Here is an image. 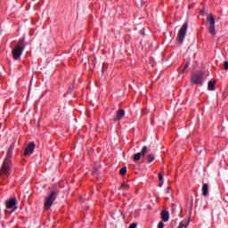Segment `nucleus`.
I'll use <instances>...</instances> for the list:
<instances>
[{
    "label": "nucleus",
    "instance_id": "nucleus-1",
    "mask_svg": "<svg viewBox=\"0 0 228 228\" xmlns=\"http://www.w3.org/2000/svg\"><path fill=\"white\" fill-rule=\"evenodd\" d=\"M15 149V144L12 143L7 151V155L2 167L0 169V176L4 179L10 175L11 167H12V156H13V150Z\"/></svg>",
    "mask_w": 228,
    "mask_h": 228
},
{
    "label": "nucleus",
    "instance_id": "nucleus-2",
    "mask_svg": "<svg viewBox=\"0 0 228 228\" xmlns=\"http://www.w3.org/2000/svg\"><path fill=\"white\" fill-rule=\"evenodd\" d=\"M25 47L26 45H24V38L20 39L18 41V45L12 51L13 60H20V56H22Z\"/></svg>",
    "mask_w": 228,
    "mask_h": 228
},
{
    "label": "nucleus",
    "instance_id": "nucleus-3",
    "mask_svg": "<svg viewBox=\"0 0 228 228\" xmlns=\"http://www.w3.org/2000/svg\"><path fill=\"white\" fill-rule=\"evenodd\" d=\"M191 83L192 85L202 86V84L204 83V72L195 71L192 73L191 77Z\"/></svg>",
    "mask_w": 228,
    "mask_h": 228
},
{
    "label": "nucleus",
    "instance_id": "nucleus-4",
    "mask_svg": "<svg viewBox=\"0 0 228 228\" xmlns=\"http://www.w3.org/2000/svg\"><path fill=\"white\" fill-rule=\"evenodd\" d=\"M56 197H58V193L56 191H52L45 199V209L48 211L51 209L53 204L56 200Z\"/></svg>",
    "mask_w": 228,
    "mask_h": 228
},
{
    "label": "nucleus",
    "instance_id": "nucleus-5",
    "mask_svg": "<svg viewBox=\"0 0 228 228\" xmlns=\"http://www.w3.org/2000/svg\"><path fill=\"white\" fill-rule=\"evenodd\" d=\"M188 31V21H185L181 28L178 31V35L176 37L177 42L179 44H183L184 42V38L186 37V32Z\"/></svg>",
    "mask_w": 228,
    "mask_h": 228
},
{
    "label": "nucleus",
    "instance_id": "nucleus-6",
    "mask_svg": "<svg viewBox=\"0 0 228 228\" xmlns=\"http://www.w3.org/2000/svg\"><path fill=\"white\" fill-rule=\"evenodd\" d=\"M17 204H19L17 198H11L5 201V208L7 209H12L11 213H14V211H17L18 209Z\"/></svg>",
    "mask_w": 228,
    "mask_h": 228
},
{
    "label": "nucleus",
    "instance_id": "nucleus-7",
    "mask_svg": "<svg viewBox=\"0 0 228 228\" xmlns=\"http://www.w3.org/2000/svg\"><path fill=\"white\" fill-rule=\"evenodd\" d=\"M147 154V146L142 147L141 152L135 153L134 155V161H140L142 158L145 159V155Z\"/></svg>",
    "mask_w": 228,
    "mask_h": 228
},
{
    "label": "nucleus",
    "instance_id": "nucleus-8",
    "mask_svg": "<svg viewBox=\"0 0 228 228\" xmlns=\"http://www.w3.org/2000/svg\"><path fill=\"white\" fill-rule=\"evenodd\" d=\"M37 147V145L35 144V142H30L28 147L25 149V151H24V156H30V154L32 152H34L35 151V148Z\"/></svg>",
    "mask_w": 228,
    "mask_h": 228
},
{
    "label": "nucleus",
    "instance_id": "nucleus-9",
    "mask_svg": "<svg viewBox=\"0 0 228 228\" xmlns=\"http://www.w3.org/2000/svg\"><path fill=\"white\" fill-rule=\"evenodd\" d=\"M125 116H126V110H124V109H121L117 111L116 117L114 118L113 121L118 122L119 120H122V118H124Z\"/></svg>",
    "mask_w": 228,
    "mask_h": 228
},
{
    "label": "nucleus",
    "instance_id": "nucleus-10",
    "mask_svg": "<svg viewBox=\"0 0 228 228\" xmlns=\"http://www.w3.org/2000/svg\"><path fill=\"white\" fill-rule=\"evenodd\" d=\"M161 218L164 222H168L170 220V214L167 210H162L161 213Z\"/></svg>",
    "mask_w": 228,
    "mask_h": 228
},
{
    "label": "nucleus",
    "instance_id": "nucleus-11",
    "mask_svg": "<svg viewBox=\"0 0 228 228\" xmlns=\"http://www.w3.org/2000/svg\"><path fill=\"white\" fill-rule=\"evenodd\" d=\"M207 21L209 22L210 26H215V17L213 14H208Z\"/></svg>",
    "mask_w": 228,
    "mask_h": 228
},
{
    "label": "nucleus",
    "instance_id": "nucleus-12",
    "mask_svg": "<svg viewBox=\"0 0 228 228\" xmlns=\"http://www.w3.org/2000/svg\"><path fill=\"white\" fill-rule=\"evenodd\" d=\"M202 192L204 197H208V193H209V186L208 185V183L203 184Z\"/></svg>",
    "mask_w": 228,
    "mask_h": 228
},
{
    "label": "nucleus",
    "instance_id": "nucleus-13",
    "mask_svg": "<svg viewBox=\"0 0 228 228\" xmlns=\"http://www.w3.org/2000/svg\"><path fill=\"white\" fill-rule=\"evenodd\" d=\"M190 222L188 220L182 221L178 226V228H187Z\"/></svg>",
    "mask_w": 228,
    "mask_h": 228
},
{
    "label": "nucleus",
    "instance_id": "nucleus-14",
    "mask_svg": "<svg viewBox=\"0 0 228 228\" xmlns=\"http://www.w3.org/2000/svg\"><path fill=\"white\" fill-rule=\"evenodd\" d=\"M155 158L156 157L154 156V154H152V153L149 154L147 156L148 163H152V161H154Z\"/></svg>",
    "mask_w": 228,
    "mask_h": 228
},
{
    "label": "nucleus",
    "instance_id": "nucleus-15",
    "mask_svg": "<svg viewBox=\"0 0 228 228\" xmlns=\"http://www.w3.org/2000/svg\"><path fill=\"white\" fill-rule=\"evenodd\" d=\"M215 84H216L215 80L214 81H209L208 82V90H210V91L215 90Z\"/></svg>",
    "mask_w": 228,
    "mask_h": 228
},
{
    "label": "nucleus",
    "instance_id": "nucleus-16",
    "mask_svg": "<svg viewBox=\"0 0 228 228\" xmlns=\"http://www.w3.org/2000/svg\"><path fill=\"white\" fill-rule=\"evenodd\" d=\"M209 33H210V35H214V36L216 35V32L215 30V25H210Z\"/></svg>",
    "mask_w": 228,
    "mask_h": 228
},
{
    "label": "nucleus",
    "instance_id": "nucleus-17",
    "mask_svg": "<svg viewBox=\"0 0 228 228\" xmlns=\"http://www.w3.org/2000/svg\"><path fill=\"white\" fill-rule=\"evenodd\" d=\"M189 67H190V62H187L183 67V69L180 71V74H184V72H186Z\"/></svg>",
    "mask_w": 228,
    "mask_h": 228
},
{
    "label": "nucleus",
    "instance_id": "nucleus-18",
    "mask_svg": "<svg viewBox=\"0 0 228 228\" xmlns=\"http://www.w3.org/2000/svg\"><path fill=\"white\" fill-rule=\"evenodd\" d=\"M119 190H129V184L126 183H122Z\"/></svg>",
    "mask_w": 228,
    "mask_h": 228
},
{
    "label": "nucleus",
    "instance_id": "nucleus-19",
    "mask_svg": "<svg viewBox=\"0 0 228 228\" xmlns=\"http://www.w3.org/2000/svg\"><path fill=\"white\" fill-rule=\"evenodd\" d=\"M126 172H127V167H124L120 169L119 174L120 175H126Z\"/></svg>",
    "mask_w": 228,
    "mask_h": 228
},
{
    "label": "nucleus",
    "instance_id": "nucleus-20",
    "mask_svg": "<svg viewBox=\"0 0 228 228\" xmlns=\"http://www.w3.org/2000/svg\"><path fill=\"white\" fill-rule=\"evenodd\" d=\"M98 174H99V167H94L93 168V175H98Z\"/></svg>",
    "mask_w": 228,
    "mask_h": 228
},
{
    "label": "nucleus",
    "instance_id": "nucleus-21",
    "mask_svg": "<svg viewBox=\"0 0 228 228\" xmlns=\"http://www.w3.org/2000/svg\"><path fill=\"white\" fill-rule=\"evenodd\" d=\"M224 70H228V61H225L224 62Z\"/></svg>",
    "mask_w": 228,
    "mask_h": 228
},
{
    "label": "nucleus",
    "instance_id": "nucleus-22",
    "mask_svg": "<svg viewBox=\"0 0 228 228\" xmlns=\"http://www.w3.org/2000/svg\"><path fill=\"white\" fill-rule=\"evenodd\" d=\"M165 227V224H163V221H160L158 224V228H163Z\"/></svg>",
    "mask_w": 228,
    "mask_h": 228
},
{
    "label": "nucleus",
    "instance_id": "nucleus-23",
    "mask_svg": "<svg viewBox=\"0 0 228 228\" xmlns=\"http://www.w3.org/2000/svg\"><path fill=\"white\" fill-rule=\"evenodd\" d=\"M171 213H175V204H173L171 207Z\"/></svg>",
    "mask_w": 228,
    "mask_h": 228
},
{
    "label": "nucleus",
    "instance_id": "nucleus-24",
    "mask_svg": "<svg viewBox=\"0 0 228 228\" xmlns=\"http://www.w3.org/2000/svg\"><path fill=\"white\" fill-rule=\"evenodd\" d=\"M129 228H136V223H133L129 225Z\"/></svg>",
    "mask_w": 228,
    "mask_h": 228
},
{
    "label": "nucleus",
    "instance_id": "nucleus-25",
    "mask_svg": "<svg viewBox=\"0 0 228 228\" xmlns=\"http://www.w3.org/2000/svg\"><path fill=\"white\" fill-rule=\"evenodd\" d=\"M159 180L163 181V175L161 173L159 174Z\"/></svg>",
    "mask_w": 228,
    "mask_h": 228
},
{
    "label": "nucleus",
    "instance_id": "nucleus-26",
    "mask_svg": "<svg viewBox=\"0 0 228 228\" xmlns=\"http://www.w3.org/2000/svg\"><path fill=\"white\" fill-rule=\"evenodd\" d=\"M168 190H170V187H167V189L166 190V193H168Z\"/></svg>",
    "mask_w": 228,
    "mask_h": 228
},
{
    "label": "nucleus",
    "instance_id": "nucleus-27",
    "mask_svg": "<svg viewBox=\"0 0 228 228\" xmlns=\"http://www.w3.org/2000/svg\"><path fill=\"white\" fill-rule=\"evenodd\" d=\"M201 15H204V12L203 11L201 12Z\"/></svg>",
    "mask_w": 228,
    "mask_h": 228
},
{
    "label": "nucleus",
    "instance_id": "nucleus-28",
    "mask_svg": "<svg viewBox=\"0 0 228 228\" xmlns=\"http://www.w3.org/2000/svg\"><path fill=\"white\" fill-rule=\"evenodd\" d=\"M97 167H101V164H97Z\"/></svg>",
    "mask_w": 228,
    "mask_h": 228
},
{
    "label": "nucleus",
    "instance_id": "nucleus-29",
    "mask_svg": "<svg viewBox=\"0 0 228 228\" xmlns=\"http://www.w3.org/2000/svg\"><path fill=\"white\" fill-rule=\"evenodd\" d=\"M163 183H160L159 186H162Z\"/></svg>",
    "mask_w": 228,
    "mask_h": 228
}]
</instances>
